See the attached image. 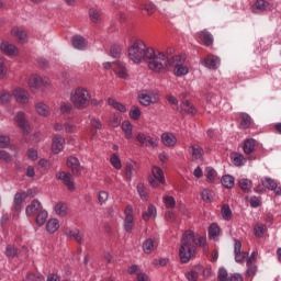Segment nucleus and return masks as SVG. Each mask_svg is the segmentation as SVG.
<instances>
[{"label": "nucleus", "instance_id": "f257e3e1", "mask_svg": "<svg viewBox=\"0 0 281 281\" xmlns=\"http://www.w3.org/2000/svg\"><path fill=\"white\" fill-rule=\"evenodd\" d=\"M205 243H207V239L204 236L199 237L196 240L193 231L184 232L179 250L181 262H190L196 251V245H199V247H204Z\"/></svg>", "mask_w": 281, "mask_h": 281}, {"label": "nucleus", "instance_id": "f03ea898", "mask_svg": "<svg viewBox=\"0 0 281 281\" xmlns=\"http://www.w3.org/2000/svg\"><path fill=\"white\" fill-rule=\"evenodd\" d=\"M147 65L148 68L155 74H161V71H166L168 67H172V64L176 60H179V55H176L171 58H168L164 52L155 50L153 48V54L147 55Z\"/></svg>", "mask_w": 281, "mask_h": 281}, {"label": "nucleus", "instance_id": "7ed1b4c3", "mask_svg": "<svg viewBox=\"0 0 281 281\" xmlns=\"http://www.w3.org/2000/svg\"><path fill=\"white\" fill-rule=\"evenodd\" d=\"M153 54V47L146 46L142 40H136L127 49V57L134 65H139Z\"/></svg>", "mask_w": 281, "mask_h": 281}, {"label": "nucleus", "instance_id": "20e7f679", "mask_svg": "<svg viewBox=\"0 0 281 281\" xmlns=\"http://www.w3.org/2000/svg\"><path fill=\"white\" fill-rule=\"evenodd\" d=\"M70 102L75 109H87L91 104V93L86 88H76L70 92Z\"/></svg>", "mask_w": 281, "mask_h": 281}, {"label": "nucleus", "instance_id": "39448f33", "mask_svg": "<svg viewBox=\"0 0 281 281\" xmlns=\"http://www.w3.org/2000/svg\"><path fill=\"white\" fill-rule=\"evenodd\" d=\"M138 102L143 106H150V104H157V102H159V93L155 91L144 90L138 94Z\"/></svg>", "mask_w": 281, "mask_h": 281}, {"label": "nucleus", "instance_id": "423d86ee", "mask_svg": "<svg viewBox=\"0 0 281 281\" xmlns=\"http://www.w3.org/2000/svg\"><path fill=\"white\" fill-rule=\"evenodd\" d=\"M136 140L140 146L146 148H157V146H159V139L150 135H146L144 132H139L136 135Z\"/></svg>", "mask_w": 281, "mask_h": 281}, {"label": "nucleus", "instance_id": "0eeeda50", "mask_svg": "<svg viewBox=\"0 0 281 281\" xmlns=\"http://www.w3.org/2000/svg\"><path fill=\"white\" fill-rule=\"evenodd\" d=\"M151 175L153 177H149V184L151 186V188H158L159 183H161L162 186L166 183V178L161 168L153 166Z\"/></svg>", "mask_w": 281, "mask_h": 281}, {"label": "nucleus", "instance_id": "6e6552de", "mask_svg": "<svg viewBox=\"0 0 281 281\" xmlns=\"http://www.w3.org/2000/svg\"><path fill=\"white\" fill-rule=\"evenodd\" d=\"M29 88L31 91H38L41 87H49V79L47 78H42L38 75H31L29 80H27Z\"/></svg>", "mask_w": 281, "mask_h": 281}, {"label": "nucleus", "instance_id": "1a4fd4ad", "mask_svg": "<svg viewBox=\"0 0 281 281\" xmlns=\"http://www.w3.org/2000/svg\"><path fill=\"white\" fill-rule=\"evenodd\" d=\"M124 216L123 227L125 232H133V227H135V214L133 213V206L127 205L125 207Z\"/></svg>", "mask_w": 281, "mask_h": 281}, {"label": "nucleus", "instance_id": "9d476101", "mask_svg": "<svg viewBox=\"0 0 281 281\" xmlns=\"http://www.w3.org/2000/svg\"><path fill=\"white\" fill-rule=\"evenodd\" d=\"M257 258H258V251H252L251 255L246 260V267H247L246 276H248V278H254V276L258 273V266H256Z\"/></svg>", "mask_w": 281, "mask_h": 281}, {"label": "nucleus", "instance_id": "9b49d317", "mask_svg": "<svg viewBox=\"0 0 281 281\" xmlns=\"http://www.w3.org/2000/svg\"><path fill=\"white\" fill-rule=\"evenodd\" d=\"M171 67H173V75L177 76V78H182V76H188V74H190V68L187 65L181 64V56H179L178 60L171 64Z\"/></svg>", "mask_w": 281, "mask_h": 281}, {"label": "nucleus", "instance_id": "f8f14e48", "mask_svg": "<svg viewBox=\"0 0 281 281\" xmlns=\"http://www.w3.org/2000/svg\"><path fill=\"white\" fill-rule=\"evenodd\" d=\"M56 179L59 181H63L64 186L68 188L72 192V190H76V184L74 183V176L69 172L60 171L56 175Z\"/></svg>", "mask_w": 281, "mask_h": 281}, {"label": "nucleus", "instance_id": "ddd939ff", "mask_svg": "<svg viewBox=\"0 0 281 281\" xmlns=\"http://www.w3.org/2000/svg\"><path fill=\"white\" fill-rule=\"evenodd\" d=\"M114 74L117 78H121V80H128V78H131L126 64L120 60L114 61Z\"/></svg>", "mask_w": 281, "mask_h": 281}, {"label": "nucleus", "instance_id": "4468645a", "mask_svg": "<svg viewBox=\"0 0 281 281\" xmlns=\"http://www.w3.org/2000/svg\"><path fill=\"white\" fill-rule=\"evenodd\" d=\"M261 186L267 188V190H272L278 196L281 195V187H279L278 182H276V180L271 179L270 177L261 178Z\"/></svg>", "mask_w": 281, "mask_h": 281}, {"label": "nucleus", "instance_id": "2eb2a0df", "mask_svg": "<svg viewBox=\"0 0 281 281\" xmlns=\"http://www.w3.org/2000/svg\"><path fill=\"white\" fill-rule=\"evenodd\" d=\"M13 95L18 104H27V102H30V92L23 88H16L13 91Z\"/></svg>", "mask_w": 281, "mask_h": 281}, {"label": "nucleus", "instance_id": "dca6fc26", "mask_svg": "<svg viewBox=\"0 0 281 281\" xmlns=\"http://www.w3.org/2000/svg\"><path fill=\"white\" fill-rule=\"evenodd\" d=\"M160 139L164 146H166L167 148H175V146H177L178 143L177 135L170 132L162 133Z\"/></svg>", "mask_w": 281, "mask_h": 281}, {"label": "nucleus", "instance_id": "f3484780", "mask_svg": "<svg viewBox=\"0 0 281 281\" xmlns=\"http://www.w3.org/2000/svg\"><path fill=\"white\" fill-rule=\"evenodd\" d=\"M202 65L207 69H218L221 67V58L216 55H209L202 60Z\"/></svg>", "mask_w": 281, "mask_h": 281}, {"label": "nucleus", "instance_id": "a211bd4d", "mask_svg": "<svg viewBox=\"0 0 281 281\" xmlns=\"http://www.w3.org/2000/svg\"><path fill=\"white\" fill-rule=\"evenodd\" d=\"M67 168H70L75 175H80L82 172V165L80 160L75 156H69L66 161Z\"/></svg>", "mask_w": 281, "mask_h": 281}, {"label": "nucleus", "instance_id": "6ab92c4d", "mask_svg": "<svg viewBox=\"0 0 281 281\" xmlns=\"http://www.w3.org/2000/svg\"><path fill=\"white\" fill-rule=\"evenodd\" d=\"M240 249H243V244L240 243V240H235L234 254L236 262H243V260H245V258L249 256V252L240 251Z\"/></svg>", "mask_w": 281, "mask_h": 281}, {"label": "nucleus", "instance_id": "aec40b11", "mask_svg": "<svg viewBox=\"0 0 281 281\" xmlns=\"http://www.w3.org/2000/svg\"><path fill=\"white\" fill-rule=\"evenodd\" d=\"M15 122L20 126L24 135H27V133H30V124H27L25 113L19 112L15 116Z\"/></svg>", "mask_w": 281, "mask_h": 281}, {"label": "nucleus", "instance_id": "412c9836", "mask_svg": "<svg viewBox=\"0 0 281 281\" xmlns=\"http://www.w3.org/2000/svg\"><path fill=\"white\" fill-rule=\"evenodd\" d=\"M0 49L2 54L7 56H19V48L14 46V44H10L9 42H2L0 45Z\"/></svg>", "mask_w": 281, "mask_h": 281}, {"label": "nucleus", "instance_id": "4be33fe9", "mask_svg": "<svg viewBox=\"0 0 281 281\" xmlns=\"http://www.w3.org/2000/svg\"><path fill=\"white\" fill-rule=\"evenodd\" d=\"M65 148V138L60 135L53 137L52 150L55 155H58Z\"/></svg>", "mask_w": 281, "mask_h": 281}, {"label": "nucleus", "instance_id": "5701e85b", "mask_svg": "<svg viewBox=\"0 0 281 281\" xmlns=\"http://www.w3.org/2000/svg\"><path fill=\"white\" fill-rule=\"evenodd\" d=\"M43 210V205L38 200H33L25 209L26 216H34L38 214V212Z\"/></svg>", "mask_w": 281, "mask_h": 281}, {"label": "nucleus", "instance_id": "b1692460", "mask_svg": "<svg viewBox=\"0 0 281 281\" xmlns=\"http://www.w3.org/2000/svg\"><path fill=\"white\" fill-rule=\"evenodd\" d=\"M267 10H271V4L265 0H257L252 5V12L255 14H259V12H267Z\"/></svg>", "mask_w": 281, "mask_h": 281}, {"label": "nucleus", "instance_id": "393cba45", "mask_svg": "<svg viewBox=\"0 0 281 281\" xmlns=\"http://www.w3.org/2000/svg\"><path fill=\"white\" fill-rule=\"evenodd\" d=\"M63 128H65L66 133H78V126H76L71 121H68L65 124H55V131H63Z\"/></svg>", "mask_w": 281, "mask_h": 281}, {"label": "nucleus", "instance_id": "a878e982", "mask_svg": "<svg viewBox=\"0 0 281 281\" xmlns=\"http://www.w3.org/2000/svg\"><path fill=\"white\" fill-rule=\"evenodd\" d=\"M60 229V222L57 218H50L46 223V232L48 234H56Z\"/></svg>", "mask_w": 281, "mask_h": 281}, {"label": "nucleus", "instance_id": "bb28decb", "mask_svg": "<svg viewBox=\"0 0 281 281\" xmlns=\"http://www.w3.org/2000/svg\"><path fill=\"white\" fill-rule=\"evenodd\" d=\"M121 128L125 139H133V123H131V121H124L121 124Z\"/></svg>", "mask_w": 281, "mask_h": 281}, {"label": "nucleus", "instance_id": "cd10ccee", "mask_svg": "<svg viewBox=\"0 0 281 281\" xmlns=\"http://www.w3.org/2000/svg\"><path fill=\"white\" fill-rule=\"evenodd\" d=\"M150 218H157V207L149 204L147 210L143 212V221H150Z\"/></svg>", "mask_w": 281, "mask_h": 281}, {"label": "nucleus", "instance_id": "c85d7f7f", "mask_svg": "<svg viewBox=\"0 0 281 281\" xmlns=\"http://www.w3.org/2000/svg\"><path fill=\"white\" fill-rule=\"evenodd\" d=\"M157 240L153 238H148L143 243V251L144 254H150L154 249L158 247Z\"/></svg>", "mask_w": 281, "mask_h": 281}, {"label": "nucleus", "instance_id": "c756f323", "mask_svg": "<svg viewBox=\"0 0 281 281\" xmlns=\"http://www.w3.org/2000/svg\"><path fill=\"white\" fill-rule=\"evenodd\" d=\"M238 187L243 192L249 193L251 192V188H254V182L248 178H241L238 180Z\"/></svg>", "mask_w": 281, "mask_h": 281}, {"label": "nucleus", "instance_id": "7c9ffc66", "mask_svg": "<svg viewBox=\"0 0 281 281\" xmlns=\"http://www.w3.org/2000/svg\"><path fill=\"white\" fill-rule=\"evenodd\" d=\"M25 199H27V198L24 192L15 193L14 200H13L15 212H21V207H22L23 201H25Z\"/></svg>", "mask_w": 281, "mask_h": 281}, {"label": "nucleus", "instance_id": "2f4dec72", "mask_svg": "<svg viewBox=\"0 0 281 281\" xmlns=\"http://www.w3.org/2000/svg\"><path fill=\"white\" fill-rule=\"evenodd\" d=\"M243 150H244L245 155H251V153H254V150H256V139L247 138L244 142Z\"/></svg>", "mask_w": 281, "mask_h": 281}, {"label": "nucleus", "instance_id": "473e14b6", "mask_svg": "<svg viewBox=\"0 0 281 281\" xmlns=\"http://www.w3.org/2000/svg\"><path fill=\"white\" fill-rule=\"evenodd\" d=\"M72 46L75 49H87V40L80 35L72 37Z\"/></svg>", "mask_w": 281, "mask_h": 281}, {"label": "nucleus", "instance_id": "72a5a7b5", "mask_svg": "<svg viewBox=\"0 0 281 281\" xmlns=\"http://www.w3.org/2000/svg\"><path fill=\"white\" fill-rule=\"evenodd\" d=\"M191 155H192V159H195V160L203 159V155H204L203 147H201L199 144H193L191 146Z\"/></svg>", "mask_w": 281, "mask_h": 281}, {"label": "nucleus", "instance_id": "f704fd0d", "mask_svg": "<svg viewBox=\"0 0 281 281\" xmlns=\"http://www.w3.org/2000/svg\"><path fill=\"white\" fill-rule=\"evenodd\" d=\"M205 177H206L207 183H214L215 181L218 180V172H216L213 167H206Z\"/></svg>", "mask_w": 281, "mask_h": 281}, {"label": "nucleus", "instance_id": "c9c22d12", "mask_svg": "<svg viewBox=\"0 0 281 281\" xmlns=\"http://www.w3.org/2000/svg\"><path fill=\"white\" fill-rule=\"evenodd\" d=\"M110 164L115 170H122V158L120 157V154L114 153L110 155Z\"/></svg>", "mask_w": 281, "mask_h": 281}, {"label": "nucleus", "instance_id": "e433bc0d", "mask_svg": "<svg viewBox=\"0 0 281 281\" xmlns=\"http://www.w3.org/2000/svg\"><path fill=\"white\" fill-rule=\"evenodd\" d=\"M90 21L92 23H102V11L95 8L89 10Z\"/></svg>", "mask_w": 281, "mask_h": 281}, {"label": "nucleus", "instance_id": "4c0bfd02", "mask_svg": "<svg viewBox=\"0 0 281 281\" xmlns=\"http://www.w3.org/2000/svg\"><path fill=\"white\" fill-rule=\"evenodd\" d=\"M109 106L115 109V111H120V113H126V105L121 102L115 101V99H108Z\"/></svg>", "mask_w": 281, "mask_h": 281}, {"label": "nucleus", "instance_id": "58836bf2", "mask_svg": "<svg viewBox=\"0 0 281 281\" xmlns=\"http://www.w3.org/2000/svg\"><path fill=\"white\" fill-rule=\"evenodd\" d=\"M35 111L36 113H38L40 115H42V117H47V115H49V106H47V104L40 102L35 105Z\"/></svg>", "mask_w": 281, "mask_h": 281}, {"label": "nucleus", "instance_id": "ea45409f", "mask_svg": "<svg viewBox=\"0 0 281 281\" xmlns=\"http://www.w3.org/2000/svg\"><path fill=\"white\" fill-rule=\"evenodd\" d=\"M200 38L206 46H210L214 43V36H212V33L207 31L200 32Z\"/></svg>", "mask_w": 281, "mask_h": 281}, {"label": "nucleus", "instance_id": "a19ab883", "mask_svg": "<svg viewBox=\"0 0 281 281\" xmlns=\"http://www.w3.org/2000/svg\"><path fill=\"white\" fill-rule=\"evenodd\" d=\"M221 234V228L216 224H211L209 227V238L216 240Z\"/></svg>", "mask_w": 281, "mask_h": 281}, {"label": "nucleus", "instance_id": "79ce46f5", "mask_svg": "<svg viewBox=\"0 0 281 281\" xmlns=\"http://www.w3.org/2000/svg\"><path fill=\"white\" fill-rule=\"evenodd\" d=\"M240 119H241L240 126L244 130L249 128V126L254 124V120H251V116H249V114L247 113H241Z\"/></svg>", "mask_w": 281, "mask_h": 281}, {"label": "nucleus", "instance_id": "37998d69", "mask_svg": "<svg viewBox=\"0 0 281 281\" xmlns=\"http://www.w3.org/2000/svg\"><path fill=\"white\" fill-rule=\"evenodd\" d=\"M222 186H224V188H227L228 190H231V188H234V183H235V179L233 176L231 175H225L222 177Z\"/></svg>", "mask_w": 281, "mask_h": 281}, {"label": "nucleus", "instance_id": "c03bdc74", "mask_svg": "<svg viewBox=\"0 0 281 281\" xmlns=\"http://www.w3.org/2000/svg\"><path fill=\"white\" fill-rule=\"evenodd\" d=\"M47 216H49L47 211H40L35 220L36 225H38V227H43V225H45L47 222Z\"/></svg>", "mask_w": 281, "mask_h": 281}, {"label": "nucleus", "instance_id": "a18cd8bd", "mask_svg": "<svg viewBox=\"0 0 281 281\" xmlns=\"http://www.w3.org/2000/svg\"><path fill=\"white\" fill-rule=\"evenodd\" d=\"M162 201L167 210H175V207L177 206V201H175V198L172 195H165L162 198Z\"/></svg>", "mask_w": 281, "mask_h": 281}, {"label": "nucleus", "instance_id": "49530a36", "mask_svg": "<svg viewBox=\"0 0 281 281\" xmlns=\"http://www.w3.org/2000/svg\"><path fill=\"white\" fill-rule=\"evenodd\" d=\"M246 162H247V158H245V156H243V154H234L233 155V164L237 168H240V166H245Z\"/></svg>", "mask_w": 281, "mask_h": 281}, {"label": "nucleus", "instance_id": "de8ad7c7", "mask_svg": "<svg viewBox=\"0 0 281 281\" xmlns=\"http://www.w3.org/2000/svg\"><path fill=\"white\" fill-rule=\"evenodd\" d=\"M12 34L13 36H16L20 43H25V41H27V34L21 29H13Z\"/></svg>", "mask_w": 281, "mask_h": 281}, {"label": "nucleus", "instance_id": "09e8293b", "mask_svg": "<svg viewBox=\"0 0 281 281\" xmlns=\"http://www.w3.org/2000/svg\"><path fill=\"white\" fill-rule=\"evenodd\" d=\"M180 108L182 111H186V113H190L191 115H194V113H196V109H194V105H192L190 101H182Z\"/></svg>", "mask_w": 281, "mask_h": 281}, {"label": "nucleus", "instance_id": "8fccbe9b", "mask_svg": "<svg viewBox=\"0 0 281 281\" xmlns=\"http://www.w3.org/2000/svg\"><path fill=\"white\" fill-rule=\"evenodd\" d=\"M57 216H65L67 214V204L59 202L54 207Z\"/></svg>", "mask_w": 281, "mask_h": 281}, {"label": "nucleus", "instance_id": "3c124183", "mask_svg": "<svg viewBox=\"0 0 281 281\" xmlns=\"http://www.w3.org/2000/svg\"><path fill=\"white\" fill-rule=\"evenodd\" d=\"M131 120L137 122L142 117V110L138 106H133L128 113Z\"/></svg>", "mask_w": 281, "mask_h": 281}, {"label": "nucleus", "instance_id": "603ef678", "mask_svg": "<svg viewBox=\"0 0 281 281\" xmlns=\"http://www.w3.org/2000/svg\"><path fill=\"white\" fill-rule=\"evenodd\" d=\"M221 214L224 221H232V209H229V205L224 204Z\"/></svg>", "mask_w": 281, "mask_h": 281}, {"label": "nucleus", "instance_id": "864d4df0", "mask_svg": "<svg viewBox=\"0 0 281 281\" xmlns=\"http://www.w3.org/2000/svg\"><path fill=\"white\" fill-rule=\"evenodd\" d=\"M137 167V162L135 161H128L125 167V175L131 179L133 177V172L135 171V168Z\"/></svg>", "mask_w": 281, "mask_h": 281}, {"label": "nucleus", "instance_id": "5fc2aeb1", "mask_svg": "<svg viewBox=\"0 0 281 281\" xmlns=\"http://www.w3.org/2000/svg\"><path fill=\"white\" fill-rule=\"evenodd\" d=\"M4 76H8V67L5 66V59L0 57V80L3 79Z\"/></svg>", "mask_w": 281, "mask_h": 281}, {"label": "nucleus", "instance_id": "6e6d98bb", "mask_svg": "<svg viewBox=\"0 0 281 281\" xmlns=\"http://www.w3.org/2000/svg\"><path fill=\"white\" fill-rule=\"evenodd\" d=\"M18 254H19V250L14 246L12 245L7 246L5 256H8V258H14V256H16Z\"/></svg>", "mask_w": 281, "mask_h": 281}, {"label": "nucleus", "instance_id": "4d7b16f0", "mask_svg": "<svg viewBox=\"0 0 281 281\" xmlns=\"http://www.w3.org/2000/svg\"><path fill=\"white\" fill-rule=\"evenodd\" d=\"M98 201H99L100 205H104V203H106V201H109V192L100 191L98 194Z\"/></svg>", "mask_w": 281, "mask_h": 281}, {"label": "nucleus", "instance_id": "13d9d810", "mask_svg": "<svg viewBox=\"0 0 281 281\" xmlns=\"http://www.w3.org/2000/svg\"><path fill=\"white\" fill-rule=\"evenodd\" d=\"M71 109H74V106L71 105V103L63 102V103L60 104V112H61L64 115H67V114L71 113Z\"/></svg>", "mask_w": 281, "mask_h": 281}, {"label": "nucleus", "instance_id": "bf43d9fd", "mask_svg": "<svg viewBox=\"0 0 281 281\" xmlns=\"http://www.w3.org/2000/svg\"><path fill=\"white\" fill-rule=\"evenodd\" d=\"M139 9L140 10H145L147 12V14H149V15L150 14H155V12H156L155 4H150V3H148V4H140Z\"/></svg>", "mask_w": 281, "mask_h": 281}, {"label": "nucleus", "instance_id": "052dcab7", "mask_svg": "<svg viewBox=\"0 0 281 281\" xmlns=\"http://www.w3.org/2000/svg\"><path fill=\"white\" fill-rule=\"evenodd\" d=\"M26 280L27 281H45V277H43V274L27 273Z\"/></svg>", "mask_w": 281, "mask_h": 281}, {"label": "nucleus", "instance_id": "680f3d73", "mask_svg": "<svg viewBox=\"0 0 281 281\" xmlns=\"http://www.w3.org/2000/svg\"><path fill=\"white\" fill-rule=\"evenodd\" d=\"M10 100H12L10 92H0V104H7Z\"/></svg>", "mask_w": 281, "mask_h": 281}, {"label": "nucleus", "instance_id": "e2e57ef3", "mask_svg": "<svg viewBox=\"0 0 281 281\" xmlns=\"http://www.w3.org/2000/svg\"><path fill=\"white\" fill-rule=\"evenodd\" d=\"M68 236H70L71 238H75L77 243H82L83 235L80 232L70 231L68 233Z\"/></svg>", "mask_w": 281, "mask_h": 281}, {"label": "nucleus", "instance_id": "0e129e2a", "mask_svg": "<svg viewBox=\"0 0 281 281\" xmlns=\"http://www.w3.org/2000/svg\"><path fill=\"white\" fill-rule=\"evenodd\" d=\"M217 278L220 281H228L229 277H227V270H225L224 268H221L218 270Z\"/></svg>", "mask_w": 281, "mask_h": 281}, {"label": "nucleus", "instance_id": "69168bd1", "mask_svg": "<svg viewBox=\"0 0 281 281\" xmlns=\"http://www.w3.org/2000/svg\"><path fill=\"white\" fill-rule=\"evenodd\" d=\"M90 125L92 126V128H97V131H100V128H102V122H100L95 117L90 116Z\"/></svg>", "mask_w": 281, "mask_h": 281}, {"label": "nucleus", "instance_id": "338daca9", "mask_svg": "<svg viewBox=\"0 0 281 281\" xmlns=\"http://www.w3.org/2000/svg\"><path fill=\"white\" fill-rule=\"evenodd\" d=\"M10 146V137L0 136V148H8Z\"/></svg>", "mask_w": 281, "mask_h": 281}, {"label": "nucleus", "instance_id": "774afa93", "mask_svg": "<svg viewBox=\"0 0 281 281\" xmlns=\"http://www.w3.org/2000/svg\"><path fill=\"white\" fill-rule=\"evenodd\" d=\"M186 278H187V280H189V281H196L198 278H199V274L196 273V271L192 270V271H190V272H188V273L186 274Z\"/></svg>", "mask_w": 281, "mask_h": 281}]
</instances>
